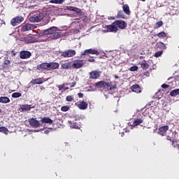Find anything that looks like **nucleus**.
<instances>
[{
    "label": "nucleus",
    "mask_w": 179,
    "mask_h": 179,
    "mask_svg": "<svg viewBox=\"0 0 179 179\" xmlns=\"http://www.w3.org/2000/svg\"><path fill=\"white\" fill-rule=\"evenodd\" d=\"M73 100H75V99L72 95H69L66 97V101H73Z\"/></svg>",
    "instance_id": "36"
},
{
    "label": "nucleus",
    "mask_w": 179,
    "mask_h": 179,
    "mask_svg": "<svg viewBox=\"0 0 179 179\" xmlns=\"http://www.w3.org/2000/svg\"><path fill=\"white\" fill-rule=\"evenodd\" d=\"M4 65H6V66H8V65H10V60L5 59L4 60Z\"/></svg>",
    "instance_id": "45"
},
{
    "label": "nucleus",
    "mask_w": 179,
    "mask_h": 179,
    "mask_svg": "<svg viewBox=\"0 0 179 179\" xmlns=\"http://www.w3.org/2000/svg\"><path fill=\"white\" fill-rule=\"evenodd\" d=\"M100 75H101V71H92L90 73V79H99Z\"/></svg>",
    "instance_id": "13"
},
{
    "label": "nucleus",
    "mask_w": 179,
    "mask_h": 179,
    "mask_svg": "<svg viewBox=\"0 0 179 179\" xmlns=\"http://www.w3.org/2000/svg\"><path fill=\"white\" fill-rule=\"evenodd\" d=\"M117 19H125V14H124V11L121 10H119L117 12Z\"/></svg>",
    "instance_id": "30"
},
{
    "label": "nucleus",
    "mask_w": 179,
    "mask_h": 179,
    "mask_svg": "<svg viewBox=\"0 0 179 179\" xmlns=\"http://www.w3.org/2000/svg\"><path fill=\"white\" fill-rule=\"evenodd\" d=\"M72 68V62L62 64V69H71Z\"/></svg>",
    "instance_id": "23"
},
{
    "label": "nucleus",
    "mask_w": 179,
    "mask_h": 179,
    "mask_svg": "<svg viewBox=\"0 0 179 179\" xmlns=\"http://www.w3.org/2000/svg\"><path fill=\"white\" fill-rule=\"evenodd\" d=\"M117 87H115V85H110L108 87V90H114V89H116Z\"/></svg>",
    "instance_id": "50"
},
{
    "label": "nucleus",
    "mask_w": 179,
    "mask_h": 179,
    "mask_svg": "<svg viewBox=\"0 0 179 179\" xmlns=\"http://www.w3.org/2000/svg\"><path fill=\"white\" fill-rule=\"evenodd\" d=\"M69 122L71 128H74V129H78L79 126H78V123L72 122L71 121H69Z\"/></svg>",
    "instance_id": "34"
},
{
    "label": "nucleus",
    "mask_w": 179,
    "mask_h": 179,
    "mask_svg": "<svg viewBox=\"0 0 179 179\" xmlns=\"http://www.w3.org/2000/svg\"><path fill=\"white\" fill-rule=\"evenodd\" d=\"M76 55V51L75 50L69 49L62 52H60V56L63 58H71Z\"/></svg>",
    "instance_id": "3"
},
{
    "label": "nucleus",
    "mask_w": 179,
    "mask_h": 179,
    "mask_svg": "<svg viewBox=\"0 0 179 179\" xmlns=\"http://www.w3.org/2000/svg\"><path fill=\"white\" fill-rule=\"evenodd\" d=\"M33 29H35L34 25L31 24H26L24 25L22 28V31H29V30H33Z\"/></svg>",
    "instance_id": "17"
},
{
    "label": "nucleus",
    "mask_w": 179,
    "mask_h": 179,
    "mask_svg": "<svg viewBox=\"0 0 179 179\" xmlns=\"http://www.w3.org/2000/svg\"><path fill=\"white\" fill-rule=\"evenodd\" d=\"M31 85H43V80L41 78H36L31 81Z\"/></svg>",
    "instance_id": "29"
},
{
    "label": "nucleus",
    "mask_w": 179,
    "mask_h": 179,
    "mask_svg": "<svg viewBox=\"0 0 179 179\" xmlns=\"http://www.w3.org/2000/svg\"><path fill=\"white\" fill-rule=\"evenodd\" d=\"M56 31H58V28L56 27H52L48 29L43 30V34H44V36H47V35L52 36L53 34L55 33Z\"/></svg>",
    "instance_id": "7"
},
{
    "label": "nucleus",
    "mask_w": 179,
    "mask_h": 179,
    "mask_svg": "<svg viewBox=\"0 0 179 179\" xmlns=\"http://www.w3.org/2000/svg\"><path fill=\"white\" fill-rule=\"evenodd\" d=\"M78 97H80V99H82V98H83V93L80 92L78 94Z\"/></svg>",
    "instance_id": "52"
},
{
    "label": "nucleus",
    "mask_w": 179,
    "mask_h": 179,
    "mask_svg": "<svg viewBox=\"0 0 179 179\" xmlns=\"http://www.w3.org/2000/svg\"><path fill=\"white\" fill-rule=\"evenodd\" d=\"M89 54H92V55H100V52L94 49H87L81 53V57L83 55H89Z\"/></svg>",
    "instance_id": "8"
},
{
    "label": "nucleus",
    "mask_w": 179,
    "mask_h": 179,
    "mask_svg": "<svg viewBox=\"0 0 179 179\" xmlns=\"http://www.w3.org/2000/svg\"><path fill=\"white\" fill-rule=\"evenodd\" d=\"M58 89L59 91L62 90V89H64V87H65V84H62V85H58Z\"/></svg>",
    "instance_id": "47"
},
{
    "label": "nucleus",
    "mask_w": 179,
    "mask_h": 179,
    "mask_svg": "<svg viewBox=\"0 0 179 179\" xmlns=\"http://www.w3.org/2000/svg\"><path fill=\"white\" fill-rule=\"evenodd\" d=\"M46 15L47 14L44 11L37 12L35 15L31 16L29 20L32 23H38V22H41V20L45 17Z\"/></svg>",
    "instance_id": "1"
},
{
    "label": "nucleus",
    "mask_w": 179,
    "mask_h": 179,
    "mask_svg": "<svg viewBox=\"0 0 179 179\" xmlns=\"http://www.w3.org/2000/svg\"><path fill=\"white\" fill-rule=\"evenodd\" d=\"M122 9L125 15H128V16L131 15V10L129 9V6L128 4H124Z\"/></svg>",
    "instance_id": "21"
},
{
    "label": "nucleus",
    "mask_w": 179,
    "mask_h": 179,
    "mask_svg": "<svg viewBox=\"0 0 179 179\" xmlns=\"http://www.w3.org/2000/svg\"><path fill=\"white\" fill-rule=\"evenodd\" d=\"M48 131H45V134H48Z\"/></svg>",
    "instance_id": "56"
},
{
    "label": "nucleus",
    "mask_w": 179,
    "mask_h": 179,
    "mask_svg": "<svg viewBox=\"0 0 179 179\" xmlns=\"http://www.w3.org/2000/svg\"><path fill=\"white\" fill-rule=\"evenodd\" d=\"M61 38V33L56 31L52 36L48 37L46 39V41H51V40H57V38Z\"/></svg>",
    "instance_id": "16"
},
{
    "label": "nucleus",
    "mask_w": 179,
    "mask_h": 179,
    "mask_svg": "<svg viewBox=\"0 0 179 179\" xmlns=\"http://www.w3.org/2000/svg\"><path fill=\"white\" fill-rule=\"evenodd\" d=\"M69 85H70V87H75V85H76V81L69 83Z\"/></svg>",
    "instance_id": "49"
},
{
    "label": "nucleus",
    "mask_w": 179,
    "mask_h": 179,
    "mask_svg": "<svg viewBox=\"0 0 179 179\" xmlns=\"http://www.w3.org/2000/svg\"><path fill=\"white\" fill-rule=\"evenodd\" d=\"M131 90L132 92H134V93H141L142 92V90L141 89V87L138 85H133L131 86Z\"/></svg>",
    "instance_id": "22"
},
{
    "label": "nucleus",
    "mask_w": 179,
    "mask_h": 179,
    "mask_svg": "<svg viewBox=\"0 0 179 179\" xmlns=\"http://www.w3.org/2000/svg\"><path fill=\"white\" fill-rule=\"evenodd\" d=\"M43 124H50V125L52 124L53 121L51 118L48 117H44L41 119Z\"/></svg>",
    "instance_id": "27"
},
{
    "label": "nucleus",
    "mask_w": 179,
    "mask_h": 179,
    "mask_svg": "<svg viewBox=\"0 0 179 179\" xmlns=\"http://www.w3.org/2000/svg\"><path fill=\"white\" fill-rule=\"evenodd\" d=\"M66 10H71L72 12H74L75 7L74 6H66Z\"/></svg>",
    "instance_id": "43"
},
{
    "label": "nucleus",
    "mask_w": 179,
    "mask_h": 179,
    "mask_svg": "<svg viewBox=\"0 0 179 179\" xmlns=\"http://www.w3.org/2000/svg\"><path fill=\"white\" fill-rule=\"evenodd\" d=\"M74 12H76L77 15H82V10L80 8L75 7Z\"/></svg>",
    "instance_id": "41"
},
{
    "label": "nucleus",
    "mask_w": 179,
    "mask_h": 179,
    "mask_svg": "<svg viewBox=\"0 0 179 179\" xmlns=\"http://www.w3.org/2000/svg\"><path fill=\"white\" fill-rule=\"evenodd\" d=\"M139 65H141V68L143 69V71H148V69H149V66H150V65L146 63V61L145 60L143 62H140Z\"/></svg>",
    "instance_id": "20"
},
{
    "label": "nucleus",
    "mask_w": 179,
    "mask_h": 179,
    "mask_svg": "<svg viewBox=\"0 0 179 179\" xmlns=\"http://www.w3.org/2000/svg\"><path fill=\"white\" fill-rule=\"evenodd\" d=\"M157 36L159 37V38H164V37H167V34H166L164 31H161L157 34Z\"/></svg>",
    "instance_id": "33"
},
{
    "label": "nucleus",
    "mask_w": 179,
    "mask_h": 179,
    "mask_svg": "<svg viewBox=\"0 0 179 179\" xmlns=\"http://www.w3.org/2000/svg\"><path fill=\"white\" fill-rule=\"evenodd\" d=\"M69 110V106H64L61 108V111H63L64 113L68 111Z\"/></svg>",
    "instance_id": "39"
},
{
    "label": "nucleus",
    "mask_w": 179,
    "mask_h": 179,
    "mask_svg": "<svg viewBox=\"0 0 179 179\" xmlns=\"http://www.w3.org/2000/svg\"><path fill=\"white\" fill-rule=\"evenodd\" d=\"M31 108H34V106H31V105L29 104L22 105L20 108V113H24V111H30Z\"/></svg>",
    "instance_id": "14"
},
{
    "label": "nucleus",
    "mask_w": 179,
    "mask_h": 179,
    "mask_svg": "<svg viewBox=\"0 0 179 179\" xmlns=\"http://www.w3.org/2000/svg\"><path fill=\"white\" fill-rule=\"evenodd\" d=\"M171 145H172V146H173V148H178V144H177V141H176V143H175L173 144V143H171Z\"/></svg>",
    "instance_id": "51"
},
{
    "label": "nucleus",
    "mask_w": 179,
    "mask_h": 179,
    "mask_svg": "<svg viewBox=\"0 0 179 179\" xmlns=\"http://www.w3.org/2000/svg\"><path fill=\"white\" fill-rule=\"evenodd\" d=\"M115 24H116V27L117 29H120L121 30L127 29V24L125 21L120 20L115 21Z\"/></svg>",
    "instance_id": "6"
},
{
    "label": "nucleus",
    "mask_w": 179,
    "mask_h": 179,
    "mask_svg": "<svg viewBox=\"0 0 179 179\" xmlns=\"http://www.w3.org/2000/svg\"><path fill=\"white\" fill-rule=\"evenodd\" d=\"M144 75H145V76H148V75H149V73H148V71H145V72L144 73Z\"/></svg>",
    "instance_id": "54"
},
{
    "label": "nucleus",
    "mask_w": 179,
    "mask_h": 179,
    "mask_svg": "<svg viewBox=\"0 0 179 179\" xmlns=\"http://www.w3.org/2000/svg\"><path fill=\"white\" fill-rule=\"evenodd\" d=\"M142 122H143V118H142V117L136 118V119H134L132 126L138 127V125H141V124H142Z\"/></svg>",
    "instance_id": "24"
},
{
    "label": "nucleus",
    "mask_w": 179,
    "mask_h": 179,
    "mask_svg": "<svg viewBox=\"0 0 179 179\" xmlns=\"http://www.w3.org/2000/svg\"><path fill=\"white\" fill-rule=\"evenodd\" d=\"M31 57V52L29 50H22L20 52V58L21 59H27Z\"/></svg>",
    "instance_id": "9"
},
{
    "label": "nucleus",
    "mask_w": 179,
    "mask_h": 179,
    "mask_svg": "<svg viewBox=\"0 0 179 179\" xmlns=\"http://www.w3.org/2000/svg\"><path fill=\"white\" fill-rule=\"evenodd\" d=\"M113 76H114V78H115V79H118V76H117V75H113Z\"/></svg>",
    "instance_id": "55"
},
{
    "label": "nucleus",
    "mask_w": 179,
    "mask_h": 179,
    "mask_svg": "<svg viewBox=\"0 0 179 179\" xmlns=\"http://www.w3.org/2000/svg\"><path fill=\"white\" fill-rule=\"evenodd\" d=\"M107 30L109 31H118V28L117 27V24H115V22L112 23V24H109L106 26Z\"/></svg>",
    "instance_id": "15"
},
{
    "label": "nucleus",
    "mask_w": 179,
    "mask_h": 179,
    "mask_svg": "<svg viewBox=\"0 0 179 179\" xmlns=\"http://www.w3.org/2000/svg\"><path fill=\"white\" fill-rule=\"evenodd\" d=\"M43 1H48V0H43Z\"/></svg>",
    "instance_id": "60"
},
{
    "label": "nucleus",
    "mask_w": 179,
    "mask_h": 179,
    "mask_svg": "<svg viewBox=\"0 0 179 179\" xmlns=\"http://www.w3.org/2000/svg\"><path fill=\"white\" fill-rule=\"evenodd\" d=\"M141 1H142L143 2H145V1H146V0H141Z\"/></svg>",
    "instance_id": "58"
},
{
    "label": "nucleus",
    "mask_w": 179,
    "mask_h": 179,
    "mask_svg": "<svg viewBox=\"0 0 179 179\" xmlns=\"http://www.w3.org/2000/svg\"><path fill=\"white\" fill-rule=\"evenodd\" d=\"M23 20H24V17H23L22 16H17L11 19L10 23L13 27H15L17 26L18 24H20V23H22Z\"/></svg>",
    "instance_id": "5"
},
{
    "label": "nucleus",
    "mask_w": 179,
    "mask_h": 179,
    "mask_svg": "<svg viewBox=\"0 0 179 179\" xmlns=\"http://www.w3.org/2000/svg\"><path fill=\"white\" fill-rule=\"evenodd\" d=\"M65 2V0H50V3H57L59 5H61V3H64Z\"/></svg>",
    "instance_id": "32"
},
{
    "label": "nucleus",
    "mask_w": 179,
    "mask_h": 179,
    "mask_svg": "<svg viewBox=\"0 0 179 179\" xmlns=\"http://www.w3.org/2000/svg\"><path fill=\"white\" fill-rule=\"evenodd\" d=\"M111 85V83H107L104 80L99 81L95 83V86L97 87V89H103V90H105V92H108V87H110Z\"/></svg>",
    "instance_id": "2"
},
{
    "label": "nucleus",
    "mask_w": 179,
    "mask_h": 179,
    "mask_svg": "<svg viewBox=\"0 0 179 179\" xmlns=\"http://www.w3.org/2000/svg\"><path fill=\"white\" fill-rule=\"evenodd\" d=\"M85 65L83 60L77 59L71 62V68L73 69H80Z\"/></svg>",
    "instance_id": "4"
},
{
    "label": "nucleus",
    "mask_w": 179,
    "mask_h": 179,
    "mask_svg": "<svg viewBox=\"0 0 179 179\" xmlns=\"http://www.w3.org/2000/svg\"><path fill=\"white\" fill-rule=\"evenodd\" d=\"M1 113H2V109L0 108V114H1Z\"/></svg>",
    "instance_id": "57"
},
{
    "label": "nucleus",
    "mask_w": 179,
    "mask_h": 179,
    "mask_svg": "<svg viewBox=\"0 0 179 179\" xmlns=\"http://www.w3.org/2000/svg\"><path fill=\"white\" fill-rule=\"evenodd\" d=\"M77 106L80 108V110H86V108H87V103L83 101L78 104Z\"/></svg>",
    "instance_id": "26"
},
{
    "label": "nucleus",
    "mask_w": 179,
    "mask_h": 179,
    "mask_svg": "<svg viewBox=\"0 0 179 179\" xmlns=\"http://www.w3.org/2000/svg\"><path fill=\"white\" fill-rule=\"evenodd\" d=\"M166 139H167V141H170V142H171V143L173 145H174V143H177V141H174V140L171 139V138H170V137H168Z\"/></svg>",
    "instance_id": "44"
},
{
    "label": "nucleus",
    "mask_w": 179,
    "mask_h": 179,
    "mask_svg": "<svg viewBox=\"0 0 179 179\" xmlns=\"http://www.w3.org/2000/svg\"><path fill=\"white\" fill-rule=\"evenodd\" d=\"M167 131H169V126H162L159 128L158 134L159 135H161V136H166Z\"/></svg>",
    "instance_id": "12"
},
{
    "label": "nucleus",
    "mask_w": 179,
    "mask_h": 179,
    "mask_svg": "<svg viewBox=\"0 0 179 179\" xmlns=\"http://www.w3.org/2000/svg\"><path fill=\"white\" fill-rule=\"evenodd\" d=\"M162 89H169V87H170V86L167 84H162Z\"/></svg>",
    "instance_id": "48"
},
{
    "label": "nucleus",
    "mask_w": 179,
    "mask_h": 179,
    "mask_svg": "<svg viewBox=\"0 0 179 179\" xmlns=\"http://www.w3.org/2000/svg\"><path fill=\"white\" fill-rule=\"evenodd\" d=\"M179 95V89L173 90L170 92V96L172 97H176V96Z\"/></svg>",
    "instance_id": "31"
},
{
    "label": "nucleus",
    "mask_w": 179,
    "mask_h": 179,
    "mask_svg": "<svg viewBox=\"0 0 179 179\" xmlns=\"http://www.w3.org/2000/svg\"><path fill=\"white\" fill-rule=\"evenodd\" d=\"M167 47L166 46V44H164L163 42H157L155 45V49L156 50H166Z\"/></svg>",
    "instance_id": "18"
},
{
    "label": "nucleus",
    "mask_w": 179,
    "mask_h": 179,
    "mask_svg": "<svg viewBox=\"0 0 179 179\" xmlns=\"http://www.w3.org/2000/svg\"><path fill=\"white\" fill-rule=\"evenodd\" d=\"M68 90V87H66V88L65 89V90Z\"/></svg>",
    "instance_id": "59"
},
{
    "label": "nucleus",
    "mask_w": 179,
    "mask_h": 179,
    "mask_svg": "<svg viewBox=\"0 0 179 179\" xmlns=\"http://www.w3.org/2000/svg\"><path fill=\"white\" fill-rule=\"evenodd\" d=\"M88 62H94V59H93V57L88 59Z\"/></svg>",
    "instance_id": "53"
},
{
    "label": "nucleus",
    "mask_w": 179,
    "mask_h": 179,
    "mask_svg": "<svg viewBox=\"0 0 179 179\" xmlns=\"http://www.w3.org/2000/svg\"><path fill=\"white\" fill-rule=\"evenodd\" d=\"M24 43H26V44H30L31 43H37L38 40L34 36H28L27 37H24Z\"/></svg>",
    "instance_id": "11"
},
{
    "label": "nucleus",
    "mask_w": 179,
    "mask_h": 179,
    "mask_svg": "<svg viewBox=\"0 0 179 179\" xmlns=\"http://www.w3.org/2000/svg\"><path fill=\"white\" fill-rule=\"evenodd\" d=\"M11 96L13 99H17L19 97H22V93H20V92H14V93L12 94Z\"/></svg>",
    "instance_id": "35"
},
{
    "label": "nucleus",
    "mask_w": 179,
    "mask_h": 179,
    "mask_svg": "<svg viewBox=\"0 0 179 179\" xmlns=\"http://www.w3.org/2000/svg\"><path fill=\"white\" fill-rule=\"evenodd\" d=\"M8 131V128L5 127H0V132H2L3 134H6Z\"/></svg>",
    "instance_id": "40"
},
{
    "label": "nucleus",
    "mask_w": 179,
    "mask_h": 179,
    "mask_svg": "<svg viewBox=\"0 0 179 179\" xmlns=\"http://www.w3.org/2000/svg\"><path fill=\"white\" fill-rule=\"evenodd\" d=\"M11 55H13V57H16V55L17 54V52H16V50H13L10 51Z\"/></svg>",
    "instance_id": "46"
},
{
    "label": "nucleus",
    "mask_w": 179,
    "mask_h": 179,
    "mask_svg": "<svg viewBox=\"0 0 179 179\" xmlns=\"http://www.w3.org/2000/svg\"><path fill=\"white\" fill-rule=\"evenodd\" d=\"M163 54V50H159L154 54V57H156V58H159Z\"/></svg>",
    "instance_id": "37"
},
{
    "label": "nucleus",
    "mask_w": 179,
    "mask_h": 179,
    "mask_svg": "<svg viewBox=\"0 0 179 179\" xmlns=\"http://www.w3.org/2000/svg\"><path fill=\"white\" fill-rule=\"evenodd\" d=\"M29 125L32 127V128H38L40 127V122L36 118L29 119Z\"/></svg>",
    "instance_id": "10"
},
{
    "label": "nucleus",
    "mask_w": 179,
    "mask_h": 179,
    "mask_svg": "<svg viewBox=\"0 0 179 179\" xmlns=\"http://www.w3.org/2000/svg\"><path fill=\"white\" fill-rule=\"evenodd\" d=\"M0 103H2L3 104H6L8 103H10V99H9L8 96H1Z\"/></svg>",
    "instance_id": "28"
},
{
    "label": "nucleus",
    "mask_w": 179,
    "mask_h": 179,
    "mask_svg": "<svg viewBox=\"0 0 179 179\" xmlns=\"http://www.w3.org/2000/svg\"><path fill=\"white\" fill-rule=\"evenodd\" d=\"M37 69H50L49 63H42L37 66Z\"/></svg>",
    "instance_id": "25"
},
{
    "label": "nucleus",
    "mask_w": 179,
    "mask_h": 179,
    "mask_svg": "<svg viewBox=\"0 0 179 179\" xmlns=\"http://www.w3.org/2000/svg\"><path fill=\"white\" fill-rule=\"evenodd\" d=\"M59 68V64L57 62H49V69L51 71H54L55 69H58Z\"/></svg>",
    "instance_id": "19"
},
{
    "label": "nucleus",
    "mask_w": 179,
    "mask_h": 179,
    "mask_svg": "<svg viewBox=\"0 0 179 179\" xmlns=\"http://www.w3.org/2000/svg\"><path fill=\"white\" fill-rule=\"evenodd\" d=\"M129 71H131V72H135V71H138V66H133L130 67Z\"/></svg>",
    "instance_id": "42"
},
{
    "label": "nucleus",
    "mask_w": 179,
    "mask_h": 179,
    "mask_svg": "<svg viewBox=\"0 0 179 179\" xmlns=\"http://www.w3.org/2000/svg\"><path fill=\"white\" fill-rule=\"evenodd\" d=\"M162 26H163V21H158L155 24L156 29H159V27H162Z\"/></svg>",
    "instance_id": "38"
}]
</instances>
